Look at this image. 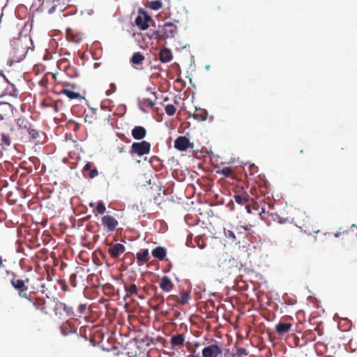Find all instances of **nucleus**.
Returning <instances> with one entry per match:
<instances>
[{
    "label": "nucleus",
    "mask_w": 357,
    "mask_h": 357,
    "mask_svg": "<svg viewBox=\"0 0 357 357\" xmlns=\"http://www.w3.org/2000/svg\"><path fill=\"white\" fill-rule=\"evenodd\" d=\"M132 137L136 140H141L146 135V130L143 126H135L131 132Z\"/></svg>",
    "instance_id": "14"
},
{
    "label": "nucleus",
    "mask_w": 357,
    "mask_h": 357,
    "mask_svg": "<svg viewBox=\"0 0 357 357\" xmlns=\"http://www.w3.org/2000/svg\"><path fill=\"white\" fill-rule=\"evenodd\" d=\"M16 124L19 129L26 131L32 126L29 119L25 116H20L16 119Z\"/></svg>",
    "instance_id": "15"
},
{
    "label": "nucleus",
    "mask_w": 357,
    "mask_h": 357,
    "mask_svg": "<svg viewBox=\"0 0 357 357\" xmlns=\"http://www.w3.org/2000/svg\"><path fill=\"white\" fill-rule=\"evenodd\" d=\"M27 53L26 48L23 46L22 43L17 42L14 43L10 50V54H12L13 62H20L24 59Z\"/></svg>",
    "instance_id": "3"
},
{
    "label": "nucleus",
    "mask_w": 357,
    "mask_h": 357,
    "mask_svg": "<svg viewBox=\"0 0 357 357\" xmlns=\"http://www.w3.org/2000/svg\"><path fill=\"white\" fill-rule=\"evenodd\" d=\"M69 282L72 287H77V274L76 273H72L70 275Z\"/></svg>",
    "instance_id": "34"
},
{
    "label": "nucleus",
    "mask_w": 357,
    "mask_h": 357,
    "mask_svg": "<svg viewBox=\"0 0 357 357\" xmlns=\"http://www.w3.org/2000/svg\"><path fill=\"white\" fill-rule=\"evenodd\" d=\"M159 59L162 63H167L172 60V54L169 50L164 48L159 52Z\"/></svg>",
    "instance_id": "18"
},
{
    "label": "nucleus",
    "mask_w": 357,
    "mask_h": 357,
    "mask_svg": "<svg viewBox=\"0 0 357 357\" xmlns=\"http://www.w3.org/2000/svg\"><path fill=\"white\" fill-rule=\"evenodd\" d=\"M6 261H7L6 259H3V257L1 256H0V269L5 268L6 266H5L4 263Z\"/></svg>",
    "instance_id": "45"
},
{
    "label": "nucleus",
    "mask_w": 357,
    "mask_h": 357,
    "mask_svg": "<svg viewBox=\"0 0 357 357\" xmlns=\"http://www.w3.org/2000/svg\"><path fill=\"white\" fill-rule=\"evenodd\" d=\"M151 151V144L146 141L141 142H134L131 146L130 153L131 155L137 154L139 156L149 154Z\"/></svg>",
    "instance_id": "4"
},
{
    "label": "nucleus",
    "mask_w": 357,
    "mask_h": 357,
    "mask_svg": "<svg viewBox=\"0 0 357 357\" xmlns=\"http://www.w3.org/2000/svg\"><path fill=\"white\" fill-rule=\"evenodd\" d=\"M185 340V337L183 334L174 335L171 338V344L173 346H183Z\"/></svg>",
    "instance_id": "22"
},
{
    "label": "nucleus",
    "mask_w": 357,
    "mask_h": 357,
    "mask_svg": "<svg viewBox=\"0 0 357 357\" xmlns=\"http://www.w3.org/2000/svg\"><path fill=\"white\" fill-rule=\"evenodd\" d=\"M57 282L61 286V288L63 291L66 292L69 290L68 287L66 284L65 280L60 279L57 281Z\"/></svg>",
    "instance_id": "35"
},
{
    "label": "nucleus",
    "mask_w": 357,
    "mask_h": 357,
    "mask_svg": "<svg viewBox=\"0 0 357 357\" xmlns=\"http://www.w3.org/2000/svg\"><path fill=\"white\" fill-rule=\"evenodd\" d=\"M75 89V84H70L69 83L64 84L63 88L59 92V93L66 95L70 100L83 98L79 93L73 91V89Z\"/></svg>",
    "instance_id": "10"
},
{
    "label": "nucleus",
    "mask_w": 357,
    "mask_h": 357,
    "mask_svg": "<svg viewBox=\"0 0 357 357\" xmlns=\"http://www.w3.org/2000/svg\"><path fill=\"white\" fill-rule=\"evenodd\" d=\"M166 254V249L163 247L158 246L152 250L153 257L160 261H162L165 259Z\"/></svg>",
    "instance_id": "17"
},
{
    "label": "nucleus",
    "mask_w": 357,
    "mask_h": 357,
    "mask_svg": "<svg viewBox=\"0 0 357 357\" xmlns=\"http://www.w3.org/2000/svg\"><path fill=\"white\" fill-rule=\"evenodd\" d=\"M89 206H90V207H93V206H94V204L93 203H90Z\"/></svg>",
    "instance_id": "52"
},
{
    "label": "nucleus",
    "mask_w": 357,
    "mask_h": 357,
    "mask_svg": "<svg viewBox=\"0 0 357 357\" xmlns=\"http://www.w3.org/2000/svg\"><path fill=\"white\" fill-rule=\"evenodd\" d=\"M162 6V3L160 0L152 1L149 3V7L153 10H158Z\"/></svg>",
    "instance_id": "29"
},
{
    "label": "nucleus",
    "mask_w": 357,
    "mask_h": 357,
    "mask_svg": "<svg viewBox=\"0 0 357 357\" xmlns=\"http://www.w3.org/2000/svg\"><path fill=\"white\" fill-rule=\"evenodd\" d=\"M8 202L11 204H15L17 203V199L13 197V192H9L7 195Z\"/></svg>",
    "instance_id": "37"
},
{
    "label": "nucleus",
    "mask_w": 357,
    "mask_h": 357,
    "mask_svg": "<svg viewBox=\"0 0 357 357\" xmlns=\"http://www.w3.org/2000/svg\"><path fill=\"white\" fill-rule=\"evenodd\" d=\"M92 166H93V164H92L91 162H87V163L84 165V168H83V170H84V171H88V170H90V169H91Z\"/></svg>",
    "instance_id": "46"
},
{
    "label": "nucleus",
    "mask_w": 357,
    "mask_h": 357,
    "mask_svg": "<svg viewBox=\"0 0 357 357\" xmlns=\"http://www.w3.org/2000/svg\"><path fill=\"white\" fill-rule=\"evenodd\" d=\"M246 208H248V212H250V206H249V205H247V206H246Z\"/></svg>",
    "instance_id": "53"
},
{
    "label": "nucleus",
    "mask_w": 357,
    "mask_h": 357,
    "mask_svg": "<svg viewBox=\"0 0 357 357\" xmlns=\"http://www.w3.org/2000/svg\"><path fill=\"white\" fill-rule=\"evenodd\" d=\"M101 223L108 232H113L115 231L119 225L118 220L111 215H105L102 216L101 218Z\"/></svg>",
    "instance_id": "6"
},
{
    "label": "nucleus",
    "mask_w": 357,
    "mask_h": 357,
    "mask_svg": "<svg viewBox=\"0 0 357 357\" xmlns=\"http://www.w3.org/2000/svg\"><path fill=\"white\" fill-rule=\"evenodd\" d=\"M161 302H162V303H163V302H164V298H163V297H162V298H161Z\"/></svg>",
    "instance_id": "55"
},
{
    "label": "nucleus",
    "mask_w": 357,
    "mask_h": 357,
    "mask_svg": "<svg viewBox=\"0 0 357 357\" xmlns=\"http://www.w3.org/2000/svg\"><path fill=\"white\" fill-rule=\"evenodd\" d=\"M126 251L125 246L121 243L111 244V247L108 250V253L112 259H118L120 255Z\"/></svg>",
    "instance_id": "11"
},
{
    "label": "nucleus",
    "mask_w": 357,
    "mask_h": 357,
    "mask_svg": "<svg viewBox=\"0 0 357 357\" xmlns=\"http://www.w3.org/2000/svg\"><path fill=\"white\" fill-rule=\"evenodd\" d=\"M55 10V6H52L51 8L49 9L48 13L50 14L52 13Z\"/></svg>",
    "instance_id": "48"
},
{
    "label": "nucleus",
    "mask_w": 357,
    "mask_h": 357,
    "mask_svg": "<svg viewBox=\"0 0 357 357\" xmlns=\"http://www.w3.org/2000/svg\"><path fill=\"white\" fill-rule=\"evenodd\" d=\"M234 199L236 202L240 205H244L248 202L249 196L248 195H235Z\"/></svg>",
    "instance_id": "26"
},
{
    "label": "nucleus",
    "mask_w": 357,
    "mask_h": 357,
    "mask_svg": "<svg viewBox=\"0 0 357 357\" xmlns=\"http://www.w3.org/2000/svg\"><path fill=\"white\" fill-rule=\"evenodd\" d=\"M215 344H210L202 349V357H218L222 355V350L215 341Z\"/></svg>",
    "instance_id": "5"
},
{
    "label": "nucleus",
    "mask_w": 357,
    "mask_h": 357,
    "mask_svg": "<svg viewBox=\"0 0 357 357\" xmlns=\"http://www.w3.org/2000/svg\"><path fill=\"white\" fill-rule=\"evenodd\" d=\"M232 172H233V170L229 167H225L221 169V174L226 177L230 176L231 175Z\"/></svg>",
    "instance_id": "32"
},
{
    "label": "nucleus",
    "mask_w": 357,
    "mask_h": 357,
    "mask_svg": "<svg viewBox=\"0 0 357 357\" xmlns=\"http://www.w3.org/2000/svg\"><path fill=\"white\" fill-rule=\"evenodd\" d=\"M178 29L176 26L172 22H165L158 30L153 31L151 37L162 40L167 38H174L177 33Z\"/></svg>",
    "instance_id": "2"
},
{
    "label": "nucleus",
    "mask_w": 357,
    "mask_h": 357,
    "mask_svg": "<svg viewBox=\"0 0 357 357\" xmlns=\"http://www.w3.org/2000/svg\"><path fill=\"white\" fill-rule=\"evenodd\" d=\"M142 107L152 108L155 105L154 101L148 98H144L139 101Z\"/></svg>",
    "instance_id": "28"
},
{
    "label": "nucleus",
    "mask_w": 357,
    "mask_h": 357,
    "mask_svg": "<svg viewBox=\"0 0 357 357\" xmlns=\"http://www.w3.org/2000/svg\"><path fill=\"white\" fill-rule=\"evenodd\" d=\"M96 210L100 214H103L106 211V208L102 202H99L98 203Z\"/></svg>",
    "instance_id": "33"
},
{
    "label": "nucleus",
    "mask_w": 357,
    "mask_h": 357,
    "mask_svg": "<svg viewBox=\"0 0 357 357\" xmlns=\"http://www.w3.org/2000/svg\"><path fill=\"white\" fill-rule=\"evenodd\" d=\"M190 298V294L189 292H181L179 298H178V302L181 305H185L186 303H188Z\"/></svg>",
    "instance_id": "27"
},
{
    "label": "nucleus",
    "mask_w": 357,
    "mask_h": 357,
    "mask_svg": "<svg viewBox=\"0 0 357 357\" xmlns=\"http://www.w3.org/2000/svg\"><path fill=\"white\" fill-rule=\"evenodd\" d=\"M138 340L139 341H141L142 342L144 343L146 346L150 345V340L149 338L148 335H144L143 337H142L141 339H138Z\"/></svg>",
    "instance_id": "41"
},
{
    "label": "nucleus",
    "mask_w": 357,
    "mask_h": 357,
    "mask_svg": "<svg viewBox=\"0 0 357 357\" xmlns=\"http://www.w3.org/2000/svg\"><path fill=\"white\" fill-rule=\"evenodd\" d=\"M348 234H349V232H348V231H347V230H344V231L342 232V231H341V229H340V230H339L337 232H336V233L335 234V237H339V236H340V235H342V234H346V235H347Z\"/></svg>",
    "instance_id": "44"
},
{
    "label": "nucleus",
    "mask_w": 357,
    "mask_h": 357,
    "mask_svg": "<svg viewBox=\"0 0 357 357\" xmlns=\"http://www.w3.org/2000/svg\"><path fill=\"white\" fill-rule=\"evenodd\" d=\"M124 289L126 292L125 296L123 297L124 300H126L128 298L132 297V296H137L138 298L142 299L143 296H138V289L135 284H125Z\"/></svg>",
    "instance_id": "13"
},
{
    "label": "nucleus",
    "mask_w": 357,
    "mask_h": 357,
    "mask_svg": "<svg viewBox=\"0 0 357 357\" xmlns=\"http://www.w3.org/2000/svg\"><path fill=\"white\" fill-rule=\"evenodd\" d=\"M26 299L32 303L36 310H40L45 314H47V311L45 307L46 301L44 298L32 296L31 293L28 296V298Z\"/></svg>",
    "instance_id": "8"
},
{
    "label": "nucleus",
    "mask_w": 357,
    "mask_h": 357,
    "mask_svg": "<svg viewBox=\"0 0 357 357\" xmlns=\"http://www.w3.org/2000/svg\"><path fill=\"white\" fill-rule=\"evenodd\" d=\"M174 284L167 276H163L161 279L160 287L166 292H169L173 289Z\"/></svg>",
    "instance_id": "16"
},
{
    "label": "nucleus",
    "mask_w": 357,
    "mask_h": 357,
    "mask_svg": "<svg viewBox=\"0 0 357 357\" xmlns=\"http://www.w3.org/2000/svg\"><path fill=\"white\" fill-rule=\"evenodd\" d=\"M61 333L63 335L66 336L68 335L69 333H71V331H70L66 326H61L60 327Z\"/></svg>",
    "instance_id": "40"
},
{
    "label": "nucleus",
    "mask_w": 357,
    "mask_h": 357,
    "mask_svg": "<svg viewBox=\"0 0 357 357\" xmlns=\"http://www.w3.org/2000/svg\"><path fill=\"white\" fill-rule=\"evenodd\" d=\"M1 141L6 146H9L11 144L10 136L4 133L1 134Z\"/></svg>",
    "instance_id": "31"
},
{
    "label": "nucleus",
    "mask_w": 357,
    "mask_h": 357,
    "mask_svg": "<svg viewBox=\"0 0 357 357\" xmlns=\"http://www.w3.org/2000/svg\"><path fill=\"white\" fill-rule=\"evenodd\" d=\"M195 347H199V344L198 343L195 344Z\"/></svg>",
    "instance_id": "54"
},
{
    "label": "nucleus",
    "mask_w": 357,
    "mask_h": 357,
    "mask_svg": "<svg viewBox=\"0 0 357 357\" xmlns=\"http://www.w3.org/2000/svg\"><path fill=\"white\" fill-rule=\"evenodd\" d=\"M26 132L29 135V141H34L40 137L39 131L37 129L34 128L33 125L31 126L30 129L26 130Z\"/></svg>",
    "instance_id": "25"
},
{
    "label": "nucleus",
    "mask_w": 357,
    "mask_h": 357,
    "mask_svg": "<svg viewBox=\"0 0 357 357\" xmlns=\"http://www.w3.org/2000/svg\"><path fill=\"white\" fill-rule=\"evenodd\" d=\"M109 87H110V89L109 90H107L106 91V95L107 96H109L111 95L112 93H114L116 89V85L114 83H111L110 85H109Z\"/></svg>",
    "instance_id": "42"
},
{
    "label": "nucleus",
    "mask_w": 357,
    "mask_h": 357,
    "mask_svg": "<svg viewBox=\"0 0 357 357\" xmlns=\"http://www.w3.org/2000/svg\"><path fill=\"white\" fill-rule=\"evenodd\" d=\"M194 353H195V351H193L192 354L188 355L187 357H200L199 356V354L195 355V354H194Z\"/></svg>",
    "instance_id": "47"
},
{
    "label": "nucleus",
    "mask_w": 357,
    "mask_h": 357,
    "mask_svg": "<svg viewBox=\"0 0 357 357\" xmlns=\"http://www.w3.org/2000/svg\"><path fill=\"white\" fill-rule=\"evenodd\" d=\"M265 213V208L264 207L261 208V211L260 213V215H262V213Z\"/></svg>",
    "instance_id": "51"
},
{
    "label": "nucleus",
    "mask_w": 357,
    "mask_h": 357,
    "mask_svg": "<svg viewBox=\"0 0 357 357\" xmlns=\"http://www.w3.org/2000/svg\"><path fill=\"white\" fill-rule=\"evenodd\" d=\"M6 274L12 276L10 284L17 291L18 296L22 298H28V296L31 294L28 292L27 285L30 282L29 278L25 277L24 279H20L15 272L8 270L6 271Z\"/></svg>",
    "instance_id": "1"
},
{
    "label": "nucleus",
    "mask_w": 357,
    "mask_h": 357,
    "mask_svg": "<svg viewBox=\"0 0 357 357\" xmlns=\"http://www.w3.org/2000/svg\"><path fill=\"white\" fill-rule=\"evenodd\" d=\"M237 355L238 357H242L243 356H248V352L247 351L246 349L241 347L237 349Z\"/></svg>",
    "instance_id": "36"
},
{
    "label": "nucleus",
    "mask_w": 357,
    "mask_h": 357,
    "mask_svg": "<svg viewBox=\"0 0 357 357\" xmlns=\"http://www.w3.org/2000/svg\"><path fill=\"white\" fill-rule=\"evenodd\" d=\"M207 115L208 113L205 109H199L193 114V118L197 121H203L206 119Z\"/></svg>",
    "instance_id": "23"
},
{
    "label": "nucleus",
    "mask_w": 357,
    "mask_h": 357,
    "mask_svg": "<svg viewBox=\"0 0 357 357\" xmlns=\"http://www.w3.org/2000/svg\"><path fill=\"white\" fill-rule=\"evenodd\" d=\"M291 324L289 323L280 322L275 326V330L278 334H284L291 329Z\"/></svg>",
    "instance_id": "19"
},
{
    "label": "nucleus",
    "mask_w": 357,
    "mask_h": 357,
    "mask_svg": "<svg viewBox=\"0 0 357 357\" xmlns=\"http://www.w3.org/2000/svg\"><path fill=\"white\" fill-rule=\"evenodd\" d=\"M13 106L8 102H0V114H3L4 117L8 116V113L12 112Z\"/></svg>",
    "instance_id": "24"
},
{
    "label": "nucleus",
    "mask_w": 357,
    "mask_h": 357,
    "mask_svg": "<svg viewBox=\"0 0 357 357\" xmlns=\"http://www.w3.org/2000/svg\"><path fill=\"white\" fill-rule=\"evenodd\" d=\"M54 310L56 314H58V311L63 310L66 312L68 316H73L74 311L72 307L68 305L66 303L59 301L56 299Z\"/></svg>",
    "instance_id": "12"
},
{
    "label": "nucleus",
    "mask_w": 357,
    "mask_h": 357,
    "mask_svg": "<svg viewBox=\"0 0 357 357\" xmlns=\"http://www.w3.org/2000/svg\"><path fill=\"white\" fill-rule=\"evenodd\" d=\"M136 258L138 261L146 263L149 261L150 257L148 249L142 250L136 254Z\"/></svg>",
    "instance_id": "20"
},
{
    "label": "nucleus",
    "mask_w": 357,
    "mask_h": 357,
    "mask_svg": "<svg viewBox=\"0 0 357 357\" xmlns=\"http://www.w3.org/2000/svg\"><path fill=\"white\" fill-rule=\"evenodd\" d=\"M225 234L227 238H231L233 241L236 239L234 233L231 230H225Z\"/></svg>",
    "instance_id": "38"
},
{
    "label": "nucleus",
    "mask_w": 357,
    "mask_h": 357,
    "mask_svg": "<svg viewBox=\"0 0 357 357\" xmlns=\"http://www.w3.org/2000/svg\"><path fill=\"white\" fill-rule=\"evenodd\" d=\"M98 170L96 169H91L89 174L90 178H93L98 175Z\"/></svg>",
    "instance_id": "43"
},
{
    "label": "nucleus",
    "mask_w": 357,
    "mask_h": 357,
    "mask_svg": "<svg viewBox=\"0 0 357 357\" xmlns=\"http://www.w3.org/2000/svg\"><path fill=\"white\" fill-rule=\"evenodd\" d=\"M144 60V55L141 52H137L133 54L130 59V62L132 63V65H140L142 63Z\"/></svg>",
    "instance_id": "21"
},
{
    "label": "nucleus",
    "mask_w": 357,
    "mask_h": 357,
    "mask_svg": "<svg viewBox=\"0 0 357 357\" xmlns=\"http://www.w3.org/2000/svg\"><path fill=\"white\" fill-rule=\"evenodd\" d=\"M151 20V17L144 10H139V15L135 19L136 25L141 30H146L149 27V22Z\"/></svg>",
    "instance_id": "7"
},
{
    "label": "nucleus",
    "mask_w": 357,
    "mask_h": 357,
    "mask_svg": "<svg viewBox=\"0 0 357 357\" xmlns=\"http://www.w3.org/2000/svg\"><path fill=\"white\" fill-rule=\"evenodd\" d=\"M4 119H5L4 114H0V121L3 120Z\"/></svg>",
    "instance_id": "50"
},
{
    "label": "nucleus",
    "mask_w": 357,
    "mask_h": 357,
    "mask_svg": "<svg viewBox=\"0 0 357 357\" xmlns=\"http://www.w3.org/2000/svg\"><path fill=\"white\" fill-rule=\"evenodd\" d=\"M176 107H174V105L170 104V105H167L165 106V111L166 112V114L169 116H172L175 114L176 112Z\"/></svg>",
    "instance_id": "30"
},
{
    "label": "nucleus",
    "mask_w": 357,
    "mask_h": 357,
    "mask_svg": "<svg viewBox=\"0 0 357 357\" xmlns=\"http://www.w3.org/2000/svg\"><path fill=\"white\" fill-rule=\"evenodd\" d=\"M86 310V304L85 303H81L77 307V312L79 314H84Z\"/></svg>",
    "instance_id": "39"
},
{
    "label": "nucleus",
    "mask_w": 357,
    "mask_h": 357,
    "mask_svg": "<svg viewBox=\"0 0 357 357\" xmlns=\"http://www.w3.org/2000/svg\"><path fill=\"white\" fill-rule=\"evenodd\" d=\"M118 151H119V153L124 152V147H123V146H122L121 147H118Z\"/></svg>",
    "instance_id": "49"
},
{
    "label": "nucleus",
    "mask_w": 357,
    "mask_h": 357,
    "mask_svg": "<svg viewBox=\"0 0 357 357\" xmlns=\"http://www.w3.org/2000/svg\"><path fill=\"white\" fill-rule=\"evenodd\" d=\"M193 144L185 136H179L174 141V148L180 151H186L189 148H193Z\"/></svg>",
    "instance_id": "9"
}]
</instances>
